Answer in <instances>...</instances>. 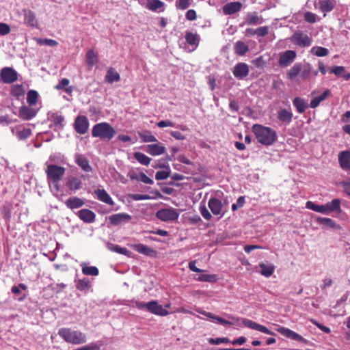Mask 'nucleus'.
<instances>
[{
  "instance_id": "nucleus-1",
  "label": "nucleus",
  "mask_w": 350,
  "mask_h": 350,
  "mask_svg": "<svg viewBox=\"0 0 350 350\" xmlns=\"http://www.w3.org/2000/svg\"><path fill=\"white\" fill-rule=\"evenodd\" d=\"M196 311L206 317H207L209 319H211L217 323H220L221 325H232L236 323H238L239 321H241L242 325H243L245 327H247L248 328L259 331L260 332H262L266 334L269 335H275L273 332L270 331L269 329H267L265 326L258 324L252 320L247 319H243V318H238L234 317L233 316L228 314L227 317L231 319L232 321H228L226 319H224L219 316H217L211 312H208L204 310H202L201 309H197Z\"/></svg>"
},
{
  "instance_id": "nucleus-2",
  "label": "nucleus",
  "mask_w": 350,
  "mask_h": 350,
  "mask_svg": "<svg viewBox=\"0 0 350 350\" xmlns=\"http://www.w3.org/2000/svg\"><path fill=\"white\" fill-rule=\"evenodd\" d=\"M252 129L258 142L262 145H272L277 139L276 132L270 127L256 124Z\"/></svg>"
},
{
  "instance_id": "nucleus-3",
  "label": "nucleus",
  "mask_w": 350,
  "mask_h": 350,
  "mask_svg": "<svg viewBox=\"0 0 350 350\" xmlns=\"http://www.w3.org/2000/svg\"><path fill=\"white\" fill-rule=\"evenodd\" d=\"M66 172L64 167L55 164H46L45 172L46 174L47 183L50 187L56 191H59V181L62 179Z\"/></svg>"
},
{
  "instance_id": "nucleus-4",
  "label": "nucleus",
  "mask_w": 350,
  "mask_h": 350,
  "mask_svg": "<svg viewBox=\"0 0 350 350\" xmlns=\"http://www.w3.org/2000/svg\"><path fill=\"white\" fill-rule=\"evenodd\" d=\"M58 334L66 342L73 345H81L85 343L88 340L85 333L71 328H61L58 331Z\"/></svg>"
},
{
  "instance_id": "nucleus-5",
  "label": "nucleus",
  "mask_w": 350,
  "mask_h": 350,
  "mask_svg": "<svg viewBox=\"0 0 350 350\" xmlns=\"http://www.w3.org/2000/svg\"><path fill=\"white\" fill-rule=\"evenodd\" d=\"M116 135L115 129L107 122L95 124L92 130V135L102 139L109 141Z\"/></svg>"
},
{
  "instance_id": "nucleus-6",
  "label": "nucleus",
  "mask_w": 350,
  "mask_h": 350,
  "mask_svg": "<svg viewBox=\"0 0 350 350\" xmlns=\"http://www.w3.org/2000/svg\"><path fill=\"white\" fill-rule=\"evenodd\" d=\"M156 217L163 221L177 220L179 213L174 208H162L156 213Z\"/></svg>"
},
{
  "instance_id": "nucleus-7",
  "label": "nucleus",
  "mask_w": 350,
  "mask_h": 350,
  "mask_svg": "<svg viewBox=\"0 0 350 350\" xmlns=\"http://www.w3.org/2000/svg\"><path fill=\"white\" fill-rule=\"evenodd\" d=\"M294 44L302 46H309L312 43V39L305 33L301 31H296L291 38Z\"/></svg>"
},
{
  "instance_id": "nucleus-8",
  "label": "nucleus",
  "mask_w": 350,
  "mask_h": 350,
  "mask_svg": "<svg viewBox=\"0 0 350 350\" xmlns=\"http://www.w3.org/2000/svg\"><path fill=\"white\" fill-rule=\"evenodd\" d=\"M1 80L5 83H12L18 79V73L10 67L3 68L0 73Z\"/></svg>"
},
{
  "instance_id": "nucleus-9",
  "label": "nucleus",
  "mask_w": 350,
  "mask_h": 350,
  "mask_svg": "<svg viewBox=\"0 0 350 350\" xmlns=\"http://www.w3.org/2000/svg\"><path fill=\"white\" fill-rule=\"evenodd\" d=\"M249 66L246 63L237 64L232 70L234 76L238 79H243L249 75Z\"/></svg>"
},
{
  "instance_id": "nucleus-10",
  "label": "nucleus",
  "mask_w": 350,
  "mask_h": 350,
  "mask_svg": "<svg viewBox=\"0 0 350 350\" xmlns=\"http://www.w3.org/2000/svg\"><path fill=\"white\" fill-rule=\"evenodd\" d=\"M74 126L75 131L80 134H85L88 132L89 122L88 118L84 116H79L75 119Z\"/></svg>"
},
{
  "instance_id": "nucleus-11",
  "label": "nucleus",
  "mask_w": 350,
  "mask_h": 350,
  "mask_svg": "<svg viewBox=\"0 0 350 350\" xmlns=\"http://www.w3.org/2000/svg\"><path fill=\"white\" fill-rule=\"evenodd\" d=\"M277 331L281 334L282 336L291 338L294 340L299 341L303 343H307V340L301 336L297 334L296 332L291 330L288 328L284 327H279L277 329Z\"/></svg>"
},
{
  "instance_id": "nucleus-12",
  "label": "nucleus",
  "mask_w": 350,
  "mask_h": 350,
  "mask_svg": "<svg viewBox=\"0 0 350 350\" xmlns=\"http://www.w3.org/2000/svg\"><path fill=\"white\" fill-rule=\"evenodd\" d=\"M148 312L162 317L167 316L169 314L168 311L159 304L157 301L148 302Z\"/></svg>"
},
{
  "instance_id": "nucleus-13",
  "label": "nucleus",
  "mask_w": 350,
  "mask_h": 350,
  "mask_svg": "<svg viewBox=\"0 0 350 350\" xmlns=\"http://www.w3.org/2000/svg\"><path fill=\"white\" fill-rule=\"evenodd\" d=\"M338 163L341 169L350 170V150H344L338 153Z\"/></svg>"
},
{
  "instance_id": "nucleus-14",
  "label": "nucleus",
  "mask_w": 350,
  "mask_h": 350,
  "mask_svg": "<svg viewBox=\"0 0 350 350\" xmlns=\"http://www.w3.org/2000/svg\"><path fill=\"white\" fill-rule=\"evenodd\" d=\"M131 219V216L124 213L113 214L109 217L110 223L115 226L127 223Z\"/></svg>"
},
{
  "instance_id": "nucleus-15",
  "label": "nucleus",
  "mask_w": 350,
  "mask_h": 350,
  "mask_svg": "<svg viewBox=\"0 0 350 350\" xmlns=\"http://www.w3.org/2000/svg\"><path fill=\"white\" fill-rule=\"evenodd\" d=\"M146 8L154 12H163L165 9V3L160 0H148Z\"/></svg>"
},
{
  "instance_id": "nucleus-16",
  "label": "nucleus",
  "mask_w": 350,
  "mask_h": 350,
  "mask_svg": "<svg viewBox=\"0 0 350 350\" xmlns=\"http://www.w3.org/2000/svg\"><path fill=\"white\" fill-rule=\"evenodd\" d=\"M208 205L213 215H220V217L223 216V206L221 202L219 200L215 198H211L208 201Z\"/></svg>"
},
{
  "instance_id": "nucleus-17",
  "label": "nucleus",
  "mask_w": 350,
  "mask_h": 350,
  "mask_svg": "<svg viewBox=\"0 0 350 350\" xmlns=\"http://www.w3.org/2000/svg\"><path fill=\"white\" fill-rule=\"evenodd\" d=\"M295 57L296 53L294 51H286L280 55L279 64L280 66H287L293 62Z\"/></svg>"
},
{
  "instance_id": "nucleus-18",
  "label": "nucleus",
  "mask_w": 350,
  "mask_h": 350,
  "mask_svg": "<svg viewBox=\"0 0 350 350\" xmlns=\"http://www.w3.org/2000/svg\"><path fill=\"white\" fill-rule=\"evenodd\" d=\"M24 23L29 27H38V22L33 12L30 10H24Z\"/></svg>"
},
{
  "instance_id": "nucleus-19",
  "label": "nucleus",
  "mask_w": 350,
  "mask_h": 350,
  "mask_svg": "<svg viewBox=\"0 0 350 350\" xmlns=\"http://www.w3.org/2000/svg\"><path fill=\"white\" fill-rule=\"evenodd\" d=\"M341 202L339 199H334L331 202H327L325 204L326 215H329L332 212L336 213H340L341 210Z\"/></svg>"
},
{
  "instance_id": "nucleus-20",
  "label": "nucleus",
  "mask_w": 350,
  "mask_h": 350,
  "mask_svg": "<svg viewBox=\"0 0 350 350\" xmlns=\"http://www.w3.org/2000/svg\"><path fill=\"white\" fill-rule=\"evenodd\" d=\"M82 182L80 178L75 176L67 177L66 187L71 191L78 190L81 188Z\"/></svg>"
},
{
  "instance_id": "nucleus-21",
  "label": "nucleus",
  "mask_w": 350,
  "mask_h": 350,
  "mask_svg": "<svg viewBox=\"0 0 350 350\" xmlns=\"http://www.w3.org/2000/svg\"><path fill=\"white\" fill-rule=\"evenodd\" d=\"M146 151L152 156H158L165 153L166 148L161 144H154L148 145L146 147Z\"/></svg>"
},
{
  "instance_id": "nucleus-22",
  "label": "nucleus",
  "mask_w": 350,
  "mask_h": 350,
  "mask_svg": "<svg viewBox=\"0 0 350 350\" xmlns=\"http://www.w3.org/2000/svg\"><path fill=\"white\" fill-rule=\"evenodd\" d=\"M76 163L85 172H90L92 171V167L89 163L88 160L83 155L77 154L75 156Z\"/></svg>"
},
{
  "instance_id": "nucleus-23",
  "label": "nucleus",
  "mask_w": 350,
  "mask_h": 350,
  "mask_svg": "<svg viewBox=\"0 0 350 350\" xmlns=\"http://www.w3.org/2000/svg\"><path fill=\"white\" fill-rule=\"evenodd\" d=\"M241 7L242 4L238 1L228 3L223 7V12L226 15L232 14L238 12Z\"/></svg>"
},
{
  "instance_id": "nucleus-24",
  "label": "nucleus",
  "mask_w": 350,
  "mask_h": 350,
  "mask_svg": "<svg viewBox=\"0 0 350 350\" xmlns=\"http://www.w3.org/2000/svg\"><path fill=\"white\" fill-rule=\"evenodd\" d=\"M78 217L84 222L92 223L94 221L96 215L89 209H81L77 213Z\"/></svg>"
},
{
  "instance_id": "nucleus-25",
  "label": "nucleus",
  "mask_w": 350,
  "mask_h": 350,
  "mask_svg": "<svg viewBox=\"0 0 350 350\" xmlns=\"http://www.w3.org/2000/svg\"><path fill=\"white\" fill-rule=\"evenodd\" d=\"M245 23L249 25H257L263 23V18L255 12H250L246 15Z\"/></svg>"
},
{
  "instance_id": "nucleus-26",
  "label": "nucleus",
  "mask_w": 350,
  "mask_h": 350,
  "mask_svg": "<svg viewBox=\"0 0 350 350\" xmlns=\"http://www.w3.org/2000/svg\"><path fill=\"white\" fill-rule=\"evenodd\" d=\"M36 115V111L29 107L23 106L19 109V116L23 120H29Z\"/></svg>"
},
{
  "instance_id": "nucleus-27",
  "label": "nucleus",
  "mask_w": 350,
  "mask_h": 350,
  "mask_svg": "<svg viewBox=\"0 0 350 350\" xmlns=\"http://www.w3.org/2000/svg\"><path fill=\"white\" fill-rule=\"evenodd\" d=\"M94 193L100 201L109 205H113L114 204L111 198L105 189H98L94 191Z\"/></svg>"
},
{
  "instance_id": "nucleus-28",
  "label": "nucleus",
  "mask_w": 350,
  "mask_h": 350,
  "mask_svg": "<svg viewBox=\"0 0 350 350\" xmlns=\"http://www.w3.org/2000/svg\"><path fill=\"white\" fill-rule=\"evenodd\" d=\"M133 248L136 252L149 256H154L156 253L153 249L141 243L134 245Z\"/></svg>"
},
{
  "instance_id": "nucleus-29",
  "label": "nucleus",
  "mask_w": 350,
  "mask_h": 350,
  "mask_svg": "<svg viewBox=\"0 0 350 350\" xmlns=\"http://www.w3.org/2000/svg\"><path fill=\"white\" fill-rule=\"evenodd\" d=\"M335 4V0H320L319 2V8L323 12H329L334 9Z\"/></svg>"
},
{
  "instance_id": "nucleus-30",
  "label": "nucleus",
  "mask_w": 350,
  "mask_h": 350,
  "mask_svg": "<svg viewBox=\"0 0 350 350\" xmlns=\"http://www.w3.org/2000/svg\"><path fill=\"white\" fill-rule=\"evenodd\" d=\"M234 51L237 55L243 56L249 51V46L243 41H237L234 44Z\"/></svg>"
},
{
  "instance_id": "nucleus-31",
  "label": "nucleus",
  "mask_w": 350,
  "mask_h": 350,
  "mask_svg": "<svg viewBox=\"0 0 350 350\" xmlns=\"http://www.w3.org/2000/svg\"><path fill=\"white\" fill-rule=\"evenodd\" d=\"M259 267L260 269V273L267 278L270 277L273 274L275 269V266L273 265L265 264L263 262H260L259 264Z\"/></svg>"
},
{
  "instance_id": "nucleus-32",
  "label": "nucleus",
  "mask_w": 350,
  "mask_h": 350,
  "mask_svg": "<svg viewBox=\"0 0 350 350\" xmlns=\"http://www.w3.org/2000/svg\"><path fill=\"white\" fill-rule=\"evenodd\" d=\"M65 204L67 207L73 209L82 206L84 204V202L79 198L71 197L66 200Z\"/></svg>"
},
{
  "instance_id": "nucleus-33",
  "label": "nucleus",
  "mask_w": 350,
  "mask_h": 350,
  "mask_svg": "<svg viewBox=\"0 0 350 350\" xmlns=\"http://www.w3.org/2000/svg\"><path fill=\"white\" fill-rule=\"evenodd\" d=\"M293 103L299 113H304L308 107L307 102L304 98L299 97L295 98Z\"/></svg>"
},
{
  "instance_id": "nucleus-34",
  "label": "nucleus",
  "mask_w": 350,
  "mask_h": 350,
  "mask_svg": "<svg viewBox=\"0 0 350 350\" xmlns=\"http://www.w3.org/2000/svg\"><path fill=\"white\" fill-rule=\"evenodd\" d=\"M49 119L59 129L63 127L64 118L62 115L55 113H49Z\"/></svg>"
},
{
  "instance_id": "nucleus-35",
  "label": "nucleus",
  "mask_w": 350,
  "mask_h": 350,
  "mask_svg": "<svg viewBox=\"0 0 350 350\" xmlns=\"http://www.w3.org/2000/svg\"><path fill=\"white\" fill-rule=\"evenodd\" d=\"M330 94V92L329 90H325L322 94H321L320 96H317L315 98H314L310 103V106L311 108H316L317 107H318L320 104V103L323 100H324L325 99L327 98V97Z\"/></svg>"
},
{
  "instance_id": "nucleus-36",
  "label": "nucleus",
  "mask_w": 350,
  "mask_h": 350,
  "mask_svg": "<svg viewBox=\"0 0 350 350\" xmlns=\"http://www.w3.org/2000/svg\"><path fill=\"white\" fill-rule=\"evenodd\" d=\"M82 268V272L86 275H94L96 276L98 275V269L94 266H88L86 263L83 262L81 264Z\"/></svg>"
},
{
  "instance_id": "nucleus-37",
  "label": "nucleus",
  "mask_w": 350,
  "mask_h": 350,
  "mask_svg": "<svg viewBox=\"0 0 350 350\" xmlns=\"http://www.w3.org/2000/svg\"><path fill=\"white\" fill-rule=\"evenodd\" d=\"M86 63L89 67L92 68L98 62V56L93 50H89L85 56Z\"/></svg>"
},
{
  "instance_id": "nucleus-38",
  "label": "nucleus",
  "mask_w": 350,
  "mask_h": 350,
  "mask_svg": "<svg viewBox=\"0 0 350 350\" xmlns=\"http://www.w3.org/2000/svg\"><path fill=\"white\" fill-rule=\"evenodd\" d=\"M306 208L308 209H310L313 211L326 215L325 204L318 205L311 201H308L306 203Z\"/></svg>"
},
{
  "instance_id": "nucleus-39",
  "label": "nucleus",
  "mask_w": 350,
  "mask_h": 350,
  "mask_svg": "<svg viewBox=\"0 0 350 350\" xmlns=\"http://www.w3.org/2000/svg\"><path fill=\"white\" fill-rule=\"evenodd\" d=\"M316 221L319 224H323V225L327 226L330 227L332 228H334V229H339L340 228V226L338 224H336L330 218L317 217V219H316Z\"/></svg>"
},
{
  "instance_id": "nucleus-40",
  "label": "nucleus",
  "mask_w": 350,
  "mask_h": 350,
  "mask_svg": "<svg viewBox=\"0 0 350 350\" xmlns=\"http://www.w3.org/2000/svg\"><path fill=\"white\" fill-rule=\"evenodd\" d=\"M105 80L109 83H112L115 81H119L120 80V76L114 69L110 68L107 72Z\"/></svg>"
},
{
  "instance_id": "nucleus-41",
  "label": "nucleus",
  "mask_w": 350,
  "mask_h": 350,
  "mask_svg": "<svg viewBox=\"0 0 350 350\" xmlns=\"http://www.w3.org/2000/svg\"><path fill=\"white\" fill-rule=\"evenodd\" d=\"M130 178L132 180H137L138 181L143 182L146 184H152L153 180L148 177L144 173H139L138 174H131Z\"/></svg>"
},
{
  "instance_id": "nucleus-42",
  "label": "nucleus",
  "mask_w": 350,
  "mask_h": 350,
  "mask_svg": "<svg viewBox=\"0 0 350 350\" xmlns=\"http://www.w3.org/2000/svg\"><path fill=\"white\" fill-rule=\"evenodd\" d=\"M301 70L300 64H295L290 70L287 71L288 78L291 80L295 79Z\"/></svg>"
},
{
  "instance_id": "nucleus-43",
  "label": "nucleus",
  "mask_w": 350,
  "mask_h": 350,
  "mask_svg": "<svg viewBox=\"0 0 350 350\" xmlns=\"http://www.w3.org/2000/svg\"><path fill=\"white\" fill-rule=\"evenodd\" d=\"M134 157L139 163L144 165H148L151 161L150 158L140 152H135Z\"/></svg>"
},
{
  "instance_id": "nucleus-44",
  "label": "nucleus",
  "mask_w": 350,
  "mask_h": 350,
  "mask_svg": "<svg viewBox=\"0 0 350 350\" xmlns=\"http://www.w3.org/2000/svg\"><path fill=\"white\" fill-rule=\"evenodd\" d=\"M38 98V93L35 90H29L27 96V102L29 106L36 104Z\"/></svg>"
},
{
  "instance_id": "nucleus-45",
  "label": "nucleus",
  "mask_w": 350,
  "mask_h": 350,
  "mask_svg": "<svg viewBox=\"0 0 350 350\" xmlns=\"http://www.w3.org/2000/svg\"><path fill=\"white\" fill-rule=\"evenodd\" d=\"M278 118L282 122H290L292 119L293 114L286 109H281L278 111Z\"/></svg>"
},
{
  "instance_id": "nucleus-46",
  "label": "nucleus",
  "mask_w": 350,
  "mask_h": 350,
  "mask_svg": "<svg viewBox=\"0 0 350 350\" xmlns=\"http://www.w3.org/2000/svg\"><path fill=\"white\" fill-rule=\"evenodd\" d=\"M139 136L144 142H155L157 141V138L149 131L141 132L139 133Z\"/></svg>"
},
{
  "instance_id": "nucleus-47",
  "label": "nucleus",
  "mask_w": 350,
  "mask_h": 350,
  "mask_svg": "<svg viewBox=\"0 0 350 350\" xmlns=\"http://www.w3.org/2000/svg\"><path fill=\"white\" fill-rule=\"evenodd\" d=\"M25 90L22 85H14L11 88V94L16 97L21 96L24 94Z\"/></svg>"
},
{
  "instance_id": "nucleus-48",
  "label": "nucleus",
  "mask_w": 350,
  "mask_h": 350,
  "mask_svg": "<svg viewBox=\"0 0 350 350\" xmlns=\"http://www.w3.org/2000/svg\"><path fill=\"white\" fill-rule=\"evenodd\" d=\"M312 53L314 54L318 57H324L326 56L329 51L326 48L321 46H314L311 49Z\"/></svg>"
},
{
  "instance_id": "nucleus-49",
  "label": "nucleus",
  "mask_w": 350,
  "mask_h": 350,
  "mask_svg": "<svg viewBox=\"0 0 350 350\" xmlns=\"http://www.w3.org/2000/svg\"><path fill=\"white\" fill-rule=\"evenodd\" d=\"M186 41L191 45H197L199 42V38L197 34L191 32L187 33L185 36Z\"/></svg>"
},
{
  "instance_id": "nucleus-50",
  "label": "nucleus",
  "mask_w": 350,
  "mask_h": 350,
  "mask_svg": "<svg viewBox=\"0 0 350 350\" xmlns=\"http://www.w3.org/2000/svg\"><path fill=\"white\" fill-rule=\"evenodd\" d=\"M36 40L37 43L40 45H48V46H56L58 44V42L56 40H52V39H49V38H44V39L36 38Z\"/></svg>"
},
{
  "instance_id": "nucleus-51",
  "label": "nucleus",
  "mask_w": 350,
  "mask_h": 350,
  "mask_svg": "<svg viewBox=\"0 0 350 350\" xmlns=\"http://www.w3.org/2000/svg\"><path fill=\"white\" fill-rule=\"evenodd\" d=\"M77 288L81 291L88 288L91 286L90 282L87 278L79 280L76 284Z\"/></svg>"
},
{
  "instance_id": "nucleus-52",
  "label": "nucleus",
  "mask_w": 350,
  "mask_h": 350,
  "mask_svg": "<svg viewBox=\"0 0 350 350\" xmlns=\"http://www.w3.org/2000/svg\"><path fill=\"white\" fill-rule=\"evenodd\" d=\"M198 280L202 282H214L217 280V276L213 274H201Z\"/></svg>"
},
{
  "instance_id": "nucleus-53",
  "label": "nucleus",
  "mask_w": 350,
  "mask_h": 350,
  "mask_svg": "<svg viewBox=\"0 0 350 350\" xmlns=\"http://www.w3.org/2000/svg\"><path fill=\"white\" fill-rule=\"evenodd\" d=\"M31 135V131L30 129L24 128L21 131H18L16 135L19 139H25L29 137Z\"/></svg>"
},
{
  "instance_id": "nucleus-54",
  "label": "nucleus",
  "mask_w": 350,
  "mask_h": 350,
  "mask_svg": "<svg viewBox=\"0 0 350 350\" xmlns=\"http://www.w3.org/2000/svg\"><path fill=\"white\" fill-rule=\"evenodd\" d=\"M208 342L211 345H219L221 343L227 344L230 341L228 338H210L208 339Z\"/></svg>"
},
{
  "instance_id": "nucleus-55",
  "label": "nucleus",
  "mask_w": 350,
  "mask_h": 350,
  "mask_svg": "<svg viewBox=\"0 0 350 350\" xmlns=\"http://www.w3.org/2000/svg\"><path fill=\"white\" fill-rule=\"evenodd\" d=\"M176 6L181 10H185L190 5V0H176Z\"/></svg>"
},
{
  "instance_id": "nucleus-56",
  "label": "nucleus",
  "mask_w": 350,
  "mask_h": 350,
  "mask_svg": "<svg viewBox=\"0 0 350 350\" xmlns=\"http://www.w3.org/2000/svg\"><path fill=\"white\" fill-rule=\"evenodd\" d=\"M245 204V198L243 196H240L237 201V203H234L232 205V211H236L239 208H241Z\"/></svg>"
},
{
  "instance_id": "nucleus-57",
  "label": "nucleus",
  "mask_w": 350,
  "mask_h": 350,
  "mask_svg": "<svg viewBox=\"0 0 350 350\" xmlns=\"http://www.w3.org/2000/svg\"><path fill=\"white\" fill-rule=\"evenodd\" d=\"M304 18H305L306 21L310 23H314L316 22L317 15L312 12H307L304 14Z\"/></svg>"
},
{
  "instance_id": "nucleus-58",
  "label": "nucleus",
  "mask_w": 350,
  "mask_h": 350,
  "mask_svg": "<svg viewBox=\"0 0 350 350\" xmlns=\"http://www.w3.org/2000/svg\"><path fill=\"white\" fill-rule=\"evenodd\" d=\"M200 211L202 216L206 220H209L212 215L205 206H200Z\"/></svg>"
},
{
  "instance_id": "nucleus-59",
  "label": "nucleus",
  "mask_w": 350,
  "mask_h": 350,
  "mask_svg": "<svg viewBox=\"0 0 350 350\" xmlns=\"http://www.w3.org/2000/svg\"><path fill=\"white\" fill-rule=\"evenodd\" d=\"M131 198L133 200H136V201H137V200H149V199L152 198L148 195H146V194H138V193L131 195Z\"/></svg>"
},
{
  "instance_id": "nucleus-60",
  "label": "nucleus",
  "mask_w": 350,
  "mask_h": 350,
  "mask_svg": "<svg viewBox=\"0 0 350 350\" xmlns=\"http://www.w3.org/2000/svg\"><path fill=\"white\" fill-rule=\"evenodd\" d=\"M169 176V172L166 171H159L156 173L155 178L157 180H161L167 179Z\"/></svg>"
},
{
  "instance_id": "nucleus-61",
  "label": "nucleus",
  "mask_w": 350,
  "mask_h": 350,
  "mask_svg": "<svg viewBox=\"0 0 350 350\" xmlns=\"http://www.w3.org/2000/svg\"><path fill=\"white\" fill-rule=\"evenodd\" d=\"M256 35L260 37L265 36L269 32V28L266 26L260 27L256 29Z\"/></svg>"
},
{
  "instance_id": "nucleus-62",
  "label": "nucleus",
  "mask_w": 350,
  "mask_h": 350,
  "mask_svg": "<svg viewBox=\"0 0 350 350\" xmlns=\"http://www.w3.org/2000/svg\"><path fill=\"white\" fill-rule=\"evenodd\" d=\"M10 32V27L5 23H0V34L5 36Z\"/></svg>"
},
{
  "instance_id": "nucleus-63",
  "label": "nucleus",
  "mask_w": 350,
  "mask_h": 350,
  "mask_svg": "<svg viewBox=\"0 0 350 350\" xmlns=\"http://www.w3.org/2000/svg\"><path fill=\"white\" fill-rule=\"evenodd\" d=\"M343 66H335L330 68V72L336 76H340L344 71Z\"/></svg>"
},
{
  "instance_id": "nucleus-64",
  "label": "nucleus",
  "mask_w": 350,
  "mask_h": 350,
  "mask_svg": "<svg viewBox=\"0 0 350 350\" xmlns=\"http://www.w3.org/2000/svg\"><path fill=\"white\" fill-rule=\"evenodd\" d=\"M252 63L257 67V68H263L265 64V60L263 59V57L262 56L260 57H258L257 58H256L255 59H254L252 61Z\"/></svg>"
}]
</instances>
